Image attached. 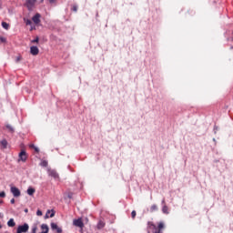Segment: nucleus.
<instances>
[{
    "label": "nucleus",
    "mask_w": 233,
    "mask_h": 233,
    "mask_svg": "<svg viewBox=\"0 0 233 233\" xmlns=\"http://www.w3.org/2000/svg\"><path fill=\"white\" fill-rule=\"evenodd\" d=\"M147 228L149 230H152V233H163V228H165V223L164 222H158L157 226L154 224V222H147Z\"/></svg>",
    "instance_id": "f257e3e1"
},
{
    "label": "nucleus",
    "mask_w": 233,
    "mask_h": 233,
    "mask_svg": "<svg viewBox=\"0 0 233 233\" xmlns=\"http://www.w3.org/2000/svg\"><path fill=\"white\" fill-rule=\"evenodd\" d=\"M30 228V227L28 226V224H24L22 226H18L17 229H16V233H26L28 232V229Z\"/></svg>",
    "instance_id": "f03ea898"
},
{
    "label": "nucleus",
    "mask_w": 233,
    "mask_h": 233,
    "mask_svg": "<svg viewBox=\"0 0 233 233\" xmlns=\"http://www.w3.org/2000/svg\"><path fill=\"white\" fill-rule=\"evenodd\" d=\"M73 225L75 227H78V228H81V229H83V228L85 227V223H83V218L74 219Z\"/></svg>",
    "instance_id": "7ed1b4c3"
},
{
    "label": "nucleus",
    "mask_w": 233,
    "mask_h": 233,
    "mask_svg": "<svg viewBox=\"0 0 233 233\" xmlns=\"http://www.w3.org/2000/svg\"><path fill=\"white\" fill-rule=\"evenodd\" d=\"M26 159H28V156L26 155V151L22 150L19 153V159H18V161H22L23 163H25Z\"/></svg>",
    "instance_id": "20e7f679"
},
{
    "label": "nucleus",
    "mask_w": 233,
    "mask_h": 233,
    "mask_svg": "<svg viewBox=\"0 0 233 233\" xmlns=\"http://www.w3.org/2000/svg\"><path fill=\"white\" fill-rule=\"evenodd\" d=\"M47 173L48 176H50L51 177H54V179H59V174H57V171H56L55 169H47Z\"/></svg>",
    "instance_id": "39448f33"
},
{
    "label": "nucleus",
    "mask_w": 233,
    "mask_h": 233,
    "mask_svg": "<svg viewBox=\"0 0 233 233\" xmlns=\"http://www.w3.org/2000/svg\"><path fill=\"white\" fill-rule=\"evenodd\" d=\"M11 193L15 198H19V196H21V191L15 187H11Z\"/></svg>",
    "instance_id": "423d86ee"
},
{
    "label": "nucleus",
    "mask_w": 233,
    "mask_h": 233,
    "mask_svg": "<svg viewBox=\"0 0 233 233\" xmlns=\"http://www.w3.org/2000/svg\"><path fill=\"white\" fill-rule=\"evenodd\" d=\"M32 21L35 23V25H39V23H41V15L39 13L35 14L33 16Z\"/></svg>",
    "instance_id": "0eeeda50"
},
{
    "label": "nucleus",
    "mask_w": 233,
    "mask_h": 233,
    "mask_svg": "<svg viewBox=\"0 0 233 233\" xmlns=\"http://www.w3.org/2000/svg\"><path fill=\"white\" fill-rule=\"evenodd\" d=\"M36 2H37V0H27L26 6H27L28 10H32V8H34V5H35Z\"/></svg>",
    "instance_id": "6e6552de"
},
{
    "label": "nucleus",
    "mask_w": 233,
    "mask_h": 233,
    "mask_svg": "<svg viewBox=\"0 0 233 233\" xmlns=\"http://www.w3.org/2000/svg\"><path fill=\"white\" fill-rule=\"evenodd\" d=\"M30 54L32 56H37L39 54V48L37 46H31L30 47Z\"/></svg>",
    "instance_id": "1a4fd4ad"
},
{
    "label": "nucleus",
    "mask_w": 233,
    "mask_h": 233,
    "mask_svg": "<svg viewBox=\"0 0 233 233\" xmlns=\"http://www.w3.org/2000/svg\"><path fill=\"white\" fill-rule=\"evenodd\" d=\"M51 228L52 230H56L57 233H63V229L59 227H57V224L56 223H51Z\"/></svg>",
    "instance_id": "9d476101"
},
{
    "label": "nucleus",
    "mask_w": 233,
    "mask_h": 233,
    "mask_svg": "<svg viewBox=\"0 0 233 233\" xmlns=\"http://www.w3.org/2000/svg\"><path fill=\"white\" fill-rule=\"evenodd\" d=\"M96 228H98V230H101V228H105V221L99 220Z\"/></svg>",
    "instance_id": "9b49d317"
},
{
    "label": "nucleus",
    "mask_w": 233,
    "mask_h": 233,
    "mask_svg": "<svg viewBox=\"0 0 233 233\" xmlns=\"http://www.w3.org/2000/svg\"><path fill=\"white\" fill-rule=\"evenodd\" d=\"M27 194H28V196H32L33 194H35V188L28 187Z\"/></svg>",
    "instance_id": "f8f14e48"
},
{
    "label": "nucleus",
    "mask_w": 233,
    "mask_h": 233,
    "mask_svg": "<svg viewBox=\"0 0 233 233\" xmlns=\"http://www.w3.org/2000/svg\"><path fill=\"white\" fill-rule=\"evenodd\" d=\"M15 221L14 218H10L7 222V227H15Z\"/></svg>",
    "instance_id": "ddd939ff"
},
{
    "label": "nucleus",
    "mask_w": 233,
    "mask_h": 233,
    "mask_svg": "<svg viewBox=\"0 0 233 233\" xmlns=\"http://www.w3.org/2000/svg\"><path fill=\"white\" fill-rule=\"evenodd\" d=\"M41 228H42V230H46V232L42 231L40 233H48V225L42 224Z\"/></svg>",
    "instance_id": "4468645a"
},
{
    "label": "nucleus",
    "mask_w": 233,
    "mask_h": 233,
    "mask_svg": "<svg viewBox=\"0 0 233 233\" xmlns=\"http://www.w3.org/2000/svg\"><path fill=\"white\" fill-rule=\"evenodd\" d=\"M0 145H2L4 148H6V147H8V141H6V139H3L0 142Z\"/></svg>",
    "instance_id": "2eb2a0df"
},
{
    "label": "nucleus",
    "mask_w": 233,
    "mask_h": 233,
    "mask_svg": "<svg viewBox=\"0 0 233 233\" xmlns=\"http://www.w3.org/2000/svg\"><path fill=\"white\" fill-rule=\"evenodd\" d=\"M2 26L5 30H8V28H10V25L6 22H2Z\"/></svg>",
    "instance_id": "dca6fc26"
},
{
    "label": "nucleus",
    "mask_w": 233,
    "mask_h": 233,
    "mask_svg": "<svg viewBox=\"0 0 233 233\" xmlns=\"http://www.w3.org/2000/svg\"><path fill=\"white\" fill-rule=\"evenodd\" d=\"M157 205L154 204L150 208V212H157Z\"/></svg>",
    "instance_id": "f3484780"
},
{
    "label": "nucleus",
    "mask_w": 233,
    "mask_h": 233,
    "mask_svg": "<svg viewBox=\"0 0 233 233\" xmlns=\"http://www.w3.org/2000/svg\"><path fill=\"white\" fill-rule=\"evenodd\" d=\"M163 214H168V207L167 205H164L162 208Z\"/></svg>",
    "instance_id": "a211bd4d"
},
{
    "label": "nucleus",
    "mask_w": 233,
    "mask_h": 233,
    "mask_svg": "<svg viewBox=\"0 0 233 233\" xmlns=\"http://www.w3.org/2000/svg\"><path fill=\"white\" fill-rule=\"evenodd\" d=\"M40 167H48V161L42 160L41 163H40Z\"/></svg>",
    "instance_id": "6ab92c4d"
},
{
    "label": "nucleus",
    "mask_w": 233,
    "mask_h": 233,
    "mask_svg": "<svg viewBox=\"0 0 233 233\" xmlns=\"http://www.w3.org/2000/svg\"><path fill=\"white\" fill-rule=\"evenodd\" d=\"M5 127L9 130V132H11V134H14L15 130L11 125H6Z\"/></svg>",
    "instance_id": "aec40b11"
},
{
    "label": "nucleus",
    "mask_w": 233,
    "mask_h": 233,
    "mask_svg": "<svg viewBox=\"0 0 233 233\" xmlns=\"http://www.w3.org/2000/svg\"><path fill=\"white\" fill-rule=\"evenodd\" d=\"M24 21H25L26 25H32V20H30V19L24 18Z\"/></svg>",
    "instance_id": "412c9836"
},
{
    "label": "nucleus",
    "mask_w": 233,
    "mask_h": 233,
    "mask_svg": "<svg viewBox=\"0 0 233 233\" xmlns=\"http://www.w3.org/2000/svg\"><path fill=\"white\" fill-rule=\"evenodd\" d=\"M37 232V225H34L32 227V233H36Z\"/></svg>",
    "instance_id": "4be33fe9"
},
{
    "label": "nucleus",
    "mask_w": 233,
    "mask_h": 233,
    "mask_svg": "<svg viewBox=\"0 0 233 233\" xmlns=\"http://www.w3.org/2000/svg\"><path fill=\"white\" fill-rule=\"evenodd\" d=\"M136 216H137V212H136V210H133V211L131 212V218H132V219H136Z\"/></svg>",
    "instance_id": "5701e85b"
},
{
    "label": "nucleus",
    "mask_w": 233,
    "mask_h": 233,
    "mask_svg": "<svg viewBox=\"0 0 233 233\" xmlns=\"http://www.w3.org/2000/svg\"><path fill=\"white\" fill-rule=\"evenodd\" d=\"M72 12H77V5H74L71 8Z\"/></svg>",
    "instance_id": "b1692460"
},
{
    "label": "nucleus",
    "mask_w": 233,
    "mask_h": 233,
    "mask_svg": "<svg viewBox=\"0 0 233 233\" xmlns=\"http://www.w3.org/2000/svg\"><path fill=\"white\" fill-rule=\"evenodd\" d=\"M22 59H23V56H16L15 62L19 63V61H22Z\"/></svg>",
    "instance_id": "393cba45"
},
{
    "label": "nucleus",
    "mask_w": 233,
    "mask_h": 233,
    "mask_svg": "<svg viewBox=\"0 0 233 233\" xmlns=\"http://www.w3.org/2000/svg\"><path fill=\"white\" fill-rule=\"evenodd\" d=\"M0 198H6V193L5 191L0 192Z\"/></svg>",
    "instance_id": "a878e982"
},
{
    "label": "nucleus",
    "mask_w": 233,
    "mask_h": 233,
    "mask_svg": "<svg viewBox=\"0 0 233 233\" xmlns=\"http://www.w3.org/2000/svg\"><path fill=\"white\" fill-rule=\"evenodd\" d=\"M31 43H39V37L36 36L35 39L31 41Z\"/></svg>",
    "instance_id": "bb28decb"
},
{
    "label": "nucleus",
    "mask_w": 233,
    "mask_h": 233,
    "mask_svg": "<svg viewBox=\"0 0 233 233\" xmlns=\"http://www.w3.org/2000/svg\"><path fill=\"white\" fill-rule=\"evenodd\" d=\"M36 216H43V211L38 209L36 211Z\"/></svg>",
    "instance_id": "cd10ccee"
},
{
    "label": "nucleus",
    "mask_w": 233,
    "mask_h": 233,
    "mask_svg": "<svg viewBox=\"0 0 233 233\" xmlns=\"http://www.w3.org/2000/svg\"><path fill=\"white\" fill-rule=\"evenodd\" d=\"M0 41H1L2 43H5V42H6V39H5V37L1 36V37H0Z\"/></svg>",
    "instance_id": "c85d7f7f"
},
{
    "label": "nucleus",
    "mask_w": 233,
    "mask_h": 233,
    "mask_svg": "<svg viewBox=\"0 0 233 233\" xmlns=\"http://www.w3.org/2000/svg\"><path fill=\"white\" fill-rule=\"evenodd\" d=\"M34 150L36 151L37 153H39V147H35Z\"/></svg>",
    "instance_id": "c756f323"
},
{
    "label": "nucleus",
    "mask_w": 233,
    "mask_h": 233,
    "mask_svg": "<svg viewBox=\"0 0 233 233\" xmlns=\"http://www.w3.org/2000/svg\"><path fill=\"white\" fill-rule=\"evenodd\" d=\"M10 202H11L12 205H14V203H15V198H12V199L10 200Z\"/></svg>",
    "instance_id": "7c9ffc66"
},
{
    "label": "nucleus",
    "mask_w": 233,
    "mask_h": 233,
    "mask_svg": "<svg viewBox=\"0 0 233 233\" xmlns=\"http://www.w3.org/2000/svg\"><path fill=\"white\" fill-rule=\"evenodd\" d=\"M162 205H163V207H165V205H167V202L165 201V198L162 200Z\"/></svg>",
    "instance_id": "2f4dec72"
},
{
    "label": "nucleus",
    "mask_w": 233,
    "mask_h": 233,
    "mask_svg": "<svg viewBox=\"0 0 233 233\" xmlns=\"http://www.w3.org/2000/svg\"><path fill=\"white\" fill-rule=\"evenodd\" d=\"M49 3L54 4L56 3V0H49Z\"/></svg>",
    "instance_id": "473e14b6"
},
{
    "label": "nucleus",
    "mask_w": 233,
    "mask_h": 233,
    "mask_svg": "<svg viewBox=\"0 0 233 233\" xmlns=\"http://www.w3.org/2000/svg\"><path fill=\"white\" fill-rule=\"evenodd\" d=\"M35 146L34 144L30 145V148H35Z\"/></svg>",
    "instance_id": "72a5a7b5"
},
{
    "label": "nucleus",
    "mask_w": 233,
    "mask_h": 233,
    "mask_svg": "<svg viewBox=\"0 0 233 233\" xmlns=\"http://www.w3.org/2000/svg\"><path fill=\"white\" fill-rule=\"evenodd\" d=\"M54 216H55V214H54V213H52V214L50 215V218H54Z\"/></svg>",
    "instance_id": "f704fd0d"
},
{
    "label": "nucleus",
    "mask_w": 233,
    "mask_h": 233,
    "mask_svg": "<svg viewBox=\"0 0 233 233\" xmlns=\"http://www.w3.org/2000/svg\"><path fill=\"white\" fill-rule=\"evenodd\" d=\"M0 204H3V200H0Z\"/></svg>",
    "instance_id": "c9c22d12"
},
{
    "label": "nucleus",
    "mask_w": 233,
    "mask_h": 233,
    "mask_svg": "<svg viewBox=\"0 0 233 233\" xmlns=\"http://www.w3.org/2000/svg\"><path fill=\"white\" fill-rule=\"evenodd\" d=\"M0 218H3V215L0 213Z\"/></svg>",
    "instance_id": "e433bc0d"
},
{
    "label": "nucleus",
    "mask_w": 233,
    "mask_h": 233,
    "mask_svg": "<svg viewBox=\"0 0 233 233\" xmlns=\"http://www.w3.org/2000/svg\"><path fill=\"white\" fill-rule=\"evenodd\" d=\"M25 212H28V209H25Z\"/></svg>",
    "instance_id": "4c0bfd02"
},
{
    "label": "nucleus",
    "mask_w": 233,
    "mask_h": 233,
    "mask_svg": "<svg viewBox=\"0 0 233 233\" xmlns=\"http://www.w3.org/2000/svg\"><path fill=\"white\" fill-rule=\"evenodd\" d=\"M42 232H46V229H43V231Z\"/></svg>",
    "instance_id": "58836bf2"
},
{
    "label": "nucleus",
    "mask_w": 233,
    "mask_h": 233,
    "mask_svg": "<svg viewBox=\"0 0 233 233\" xmlns=\"http://www.w3.org/2000/svg\"><path fill=\"white\" fill-rule=\"evenodd\" d=\"M31 30H34V27H31Z\"/></svg>",
    "instance_id": "ea45409f"
},
{
    "label": "nucleus",
    "mask_w": 233,
    "mask_h": 233,
    "mask_svg": "<svg viewBox=\"0 0 233 233\" xmlns=\"http://www.w3.org/2000/svg\"><path fill=\"white\" fill-rule=\"evenodd\" d=\"M68 198H72L71 195H69Z\"/></svg>",
    "instance_id": "a19ab883"
}]
</instances>
